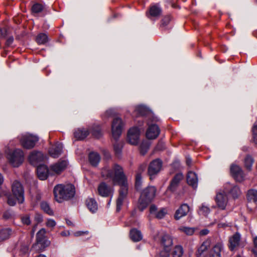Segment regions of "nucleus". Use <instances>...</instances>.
<instances>
[{"label":"nucleus","mask_w":257,"mask_h":257,"mask_svg":"<svg viewBox=\"0 0 257 257\" xmlns=\"http://www.w3.org/2000/svg\"><path fill=\"white\" fill-rule=\"evenodd\" d=\"M130 235L131 239L134 242H138L143 238V235L140 230L133 228L130 230Z\"/></svg>","instance_id":"30"},{"label":"nucleus","mask_w":257,"mask_h":257,"mask_svg":"<svg viewBox=\"0 0 257 257\" xmlns=\"http://www.w3.org/2000/svg\"><path fill=\"white\" fill-rule=\"evenodd\" d=\"M37 172L38 178L42 180H46L48 177L49 169L44 165H39L37 166Z\"/></svg>","instance_id":"24"},{"label":"nucleus","mask_w":257,"mask_h":257,"mask_svg":"<svg viewBox=\"0 0 257 257\" xmlns=\"http://www.w3.org/2000/svg\"><path fill=\"white\" fill-rule=\"evenodd\" d=\"M247 198L248 201V206L252 203L257 205V190L254 189L249 190L247 194Z\"/></svg>","instance_id":"32"},{"label":"nucleus","mask_w":257,"mask_h":257,"mask_svg":"<svg viewBox=\"0 0 257 257\" xmlns=\"http://www.w3.org/2000/svg\"><path fill=\"white\" fill-rule=\"evenodd\" d=\"M92 135L97 138H100L102 136V133L99 125H96L95 127H94L92 130Z\"/></svg>","instance_id":"43"},{"label":"nucleus","mask_w":257,"mask_h":257,"mask_svg":"<svg viewBox=\"0 0 257 257\" xmlns=\"http://www.w3.org/2000/svg\"><path fill=\"white\" fill-rule=\"evenodd\" d=\"M140 131L138 127H133L130 129L127 133V141L133 145H137L139 141Z\"/></svg>","instance_id":"14"},{"label":"nucleus","mask_w":257,"mask_h":257,"mask_svg":"<svg viewBox=\"0 0 257 257\" xmlns=\"http://www.w3.org/2000/svg\"><path fill=\"white\" fill-rule=\"evenodd\" d=\"M12 190L18 203H23L25 200L24 190L22 184L18 181H15L12 185Z\"/></svg>","instance_id":"9"},{"label":"nucleus","mask_w":257,"mask_h":257,"mask_svg":"<svg viewBox=\"0 0 257 257\" xmlns=\"http://www.w3.org/2000/svg\"><path fill=\"white\" fill-rule=\"evenodd\" d=\"M230 173L232 177L239 182L242 181L244 179V174L240 167L236 165H232L230 167Z\"/></svg>","instance_id":"19"},{"label":"nucleus","mask_w":257,"mask_h":257,"mask_svg":"<svg viewBox=\"0 0 257 257\" xmlns=\"http://www.w3.org/2000/svg\"><path fill=\"white\" fill-rule=\"evenodd\" d=\"M21 220L22 223L24 225H29L31 223L30 215L29 214L21 215Z\"/></svg>","instance_id":"44"},{"label":"nucleus","mask_w":257,"mask_h":257,"mask_svg":"<svg viewBox=\"0 0 257 257\" xmlns=\"http://www.w3.org/2000/svg\"><path fill=\"white\" fill-rule=\"evenodd\" d=\"M147 124L148 128L146 132V137L150 140L156 139L160 133L159 126L155 123H151L150 120L148 121Z\"/></svg>","instance_id":"13"},{"label":"nucleus","mask_w":257,"mask_h":257,"mask_svg":"<svg viewBox=\"0 0 257 257\" xmlns=\"http://www.w3.org/2000/svg\"><path fill=\"white\" fill-rule=\"evenodd\" d=\"M70 233L69 231L66 232V231H62L61 232V235L63 236H66L69 235Z\"/></svg>","instance_id":"61"},{"label":"nucleus","mask_w":257,"mask_h":257,"mask_svg":"<svg viewBox=\"0 0 257 257\" xmlns=\"http://www.w3.org/2000/svg\"><path fill=\"white\" fill-rule=\"evenodd\" d=\"M45 233L46 230L44 228H42L37 232V242L32 246L33 249L37 251H42L50 244V241L45 238Z\"/></svg>","instance_id":"6"},{"label":"nucleus","mask_w":257,"mask_h":257,"mask_svg":"<svg viewBox=\"0 0 257 257\" xmlns=\"http://www.w3.org/2000/svg\"><path fill=\"white\" fill-rule=\"evenodd\" d=\"M183 179L182 173H178L176 174L170 182L168 189L172 192L176 191L179 186L180 183Z\"/></svg>","instance_id":"21"},{"label":"nucleus","mask_w":257,"mask_h":257,"mask_svg":"<svg viewBox=\"0 0 257 257\" xmlns=\"http://www.w3.org/2000/svg\"><path fill=\"white\" fill-rule=\"evenodd\" d=\"M161 244L163 249L160 252V256L169 257L173 244L172 237L168 234L163 235L161 238Z\"/></svg>","instance_id":"7"},{"label":"nucleus","mask_w":257,"mask_h":257,"mask_svg":"<svg viewBox=\"0 0 257 257\" xmlns=\"http://www.w3.org/2000/svg\"><path fill=\"white\" fill-rule=\"evenodd\" d=\"M157 208L154 205H152L150 208V212L151 214H155L157 213Z\"/></svg>","instance_id":"53"},{"label":"nucleus","mask_w":257,"mask_h":257,"mask_svg":"<svg viewBox=\"0 0 257 257\" xmlns=\"http://www.w3.org/2000/svg\"><path fill=\"white\" fill-rule=\"evenodd\" d=\"M161 13V9L159 6L154 5L150 8L149 15H148V17L149 18H151V17H158L160 16Z\"/></svg>","instance_id":"34"},{"label":"nucleus","mask_w":257,"mask_h":257,"mask_svg":"<svg viewBox=\"0 0 257 257\" xmlns=\"http://www.w3.org/2000/svg\"><path fill=\"white\" fill-rule=\"evenodd\" d=\"M86 205L89 210L92 213L96 212L98 210L97 203L93 198H88L86 201Z\"/></svg>","instance_id":"28"},{"label":"nucleus","mask_w":257,"mask_h":257,"mask_svg":"<svg viewBox=\"0 0 257 257\" xmlns=\"http://www.w3.org/2000/svg\"><path fill=\"white\" fill-rule=\"evenodd\" d=\"M18 138L21 146L28 150L33 148L39 140L37 135L28 133L21 135Z\"/></svg>","instance_id":"5"},{"label":"nucleus","mask_w":257,"mask_h":257,"mask_svg":"<svg viewBox=\"0 0 257 257\" xmlns=\"http://www.w3.org/2000/svg\"><path fill=\"white\" fill-rule=\"evenodd\" d=\"M224 249L223 245L221 243H217L210 250L209 257H221V252Z\"/></svg>","instance_id":"23"},{"label":"nucleus","mask_w":257,"mask_h":257,"mask_svg":"<svg viewBox=\"0 0 257 257\" xmlns=\"http://www.w3.org/2000/svg\"><path fill=\"white\" fill-rule=\"evenodd\" d=\"M98 191L100 195L102 197L111 196L112 197L113 193V189L108 186L105 182H101L98 187Z\"/></svg>","instance_id":"18"},{"label":"nucleus","mask_w":257,"mask_h":257,"mask_svg":"<svg viewBox=\"0 0 257 257\" xmlns=\"http://www.w3.org/2000/svg\"><path fill=\"white\" fill-rule=\"evenodd\" d=\"M142 179L141 175L140 173L137 174L136 177V188L137 190H139L142 186Z\"/></svg>","instance_id":"45"},{"label":"nucleus","mask_w":257,"mask_h":257,"mask_svg":"<svg viewBox=\"0 0 257 257\" xmlns=\"http://www.w3.org/2000/svg\"><path fill=\"white\" fill-rule=\"evenodd\" d=\"M14 42V38L11 36L8 38L6 42V45L8 46H10Z\"/></svg>","instance_id":"56"},{"label":"nucleus","mask_w":257,"mask_h":257,"mask_svg":"<svg viewBox=\"0 0 257 257\" xmlns=\"http://www.w3.org/2000/svg\"><path fill=\"white\" fill-rule=\"evenodd\" d=\"M156 189L154 186H149L143 190L139 199V208L143 211L154 198Z\"/></svg>","instance_id":"4"},{"label":"nucleus","mask_w":257,"mask_h":257,"mask_svg":"<svg viewBox=\"0 0 257 257\" xmlns=\"http://www.w3.org/2000/svg\"><path fill=\"white\" fill-rule=\"evenodd\" d=\"M192 163V160L190 157H188L186 158V164L188 166H191Z\"/></svg>","instance_id":"60"},{"label":"nucleus","mask_w":257,"mask_h":257,"mask_svg":"<svg viewBox=\"0 0 257 257\" xmlns=\"http://www.w3.org/2000/svg\"><path fill=\"white\" fill-rule=\"evenodd\" d=\"M135 115L137 116H146L147 120L149 121L150 119H152V122H157L159 121V118L154 115V114L148 107L144 105H138L135 107L134 110Z\"/></svg>","instance_id":"8"},{"label":"nucleus","mask_w":257,"mask_h":257,"mask_svg":"<svg viewBox=\"0 0 257 257\" xmlns=\"http://www.w3.org/2000/svg\"><path fill=\"white\" fill-rule=\"evenodd\" d=\"M41 207L44 211L49 215H53V210L50 208L49 204L46 202H43L41 203Z\"/></svg>","instance_id":"41"},{"label":"nucleus","mask_w":257,"mask_h":257,"mask_svg":"<svg viewBox=\"0 0 257 257\" xmlns=\"http://www.w3.org/2000/svg\"><path fill=\"white\" fill-rule=\"evenodd\" d=\"M56 224L55 221L52 219H48L46 222V225L49 227H54Z\"/></svg>","instance_id":"51"},{"label":"nucleus","mask_w":257,"mask_h":257,"mask_svg":"<svg viewBox=\"0 0 257 257\" xmlns=\"http://www.w3.org/2000/svg\"><path fill=\"white\" fill-rule=\"evenodd\" d=\"M115 114V111L113 109L110 108L106 110L104 113L103 117L105 118H108L109 117L113 116Z\"/></svg>","instance_id":"47"},{"label":"nucleus","mask_w":257,"mask_h":257,"mask_svg":"<svg viewBox=\"0 0 257 257\" xmlns=\"http://www.w3.org/2000/svg\"><path fill=\"white\" fill-rule=\"evenodd\" d=\"M89 134V131L85 128H78L74 132V137L78 140L84 139Z\"/></svg>","instance_id":"29"},{"label":"nucleus","mask_w":257,"mask_h":257,"mask_svg":"<svg viewBox=\"0 0 257 257\" xmlns=\"http://www.w3.org/2000/svg\"><path fill=\"white\" fill-rule=\"evenodd\" d=\"M189 211V206L186 204H183L180 206V207L178 210H177L176 212L175 215V217L176 219L179 220L181 217L186 215Z\"/></svg>","instance_id":"27"},{"label":"nucleus","mask_w":257,"mask_h":257,"mask_svg":"<svg viewBox=\"0 0 257 257\" xmlns=\"http://www.w3.org/2000/svg\"><path fill=\"white\" fill-rule=\"evenodd\" d=\"M124 143L123 142H117L113 145V150L115 156L119 159L122 156V150Z\"/></svg>","instance_id":"31"},{"label":"nucleus","mask_w":257,"mask_h":257,"mask_svg":"<svg viewBox=\"0 0 257 257\" xmlns=\"http://www.w3.org/2000/svg\"><path fill=\"white\" fill-rule=\"evenodd\" d=\"M162 167V162L159 159H156L152 161L148 167V173L151 179H153V176L157 175L160 171Z\"/></svg>","instance_id":"12"},{"label":"nucleus","mask_w":257,"mask_h":257,"mask_svg":"<svg viewBox=\"0 0 257 257\" xmlns=\"http://www.w3.org/2000/svg\"><path fill=\"white\" fill-rule=\"evenodd\" d=\"M167 213V211L165 208L161 209L156 214V218L158 219L163 218Z\"/></svg>","instance_id":"48"},{"label":"nucleus","mask_w":257,"mask_h":257,"mask_svg":"<svg viewBox=\"0 0 257 257\" xmlns=\"http://www.w3.org/2000/svg\"><path fill=\"white\" fill-rule=\"evenodd\" d=\"M12 230L10 228L2 229L0 230V241L9 238L12 234Z\"/></svg>","instance_id":"35"},{"label":"nucleus","mask_w":257,"mask_h":257,"mask_svg":"<svg viewBox=\"0 0 257 257\" xmlns=\"http://www.w3.org/2000/svg\"><path fill=\"white\" fill-rule=\"evenodd\" d=\"M89 160L92 166H96L100 162V157L98 153L91 152L89 155Z\"/></svg>","instance_id":"33"},{"label":"nucleus","mask_w":257,"mask_h":257,"mask_svg":"<svg viewBox=\"0 0 257 257\" xmlns=\"http://www.w3.org/2000/svg\"><path fill=\"white\" fill-rule=\"evenodd\" d=\"M254 143L257 144V125H254L252 130Z\"/></svg>","instance_id":"50"},{"label":"nucleus","mask_w":257,"mask_h":257,"mask_svg":"<svg viewBox=\"0 0 257 257\" xmlns=\"http://www.w3.org/2000/svg\"><path fill=\"white\" fill-rule=\"evenodd\" d=\"M123 123L122 119L119 117L113 119L111 124L112 135L114 140L117 141L122 133Z\"/></svg>","instance_id":"11"},{"label":"nucleus","mask_w":257,"mask_h":257,"mask_svg":"<svg viewBox=\"0 0 257 257\" xmlns=\"http://www.w3.org/2000/svg\"><path fill=\"white\" fill-rule=\"evenodd\" d=\"M35 220L38 222H41L43 220V217L40 214H37L35 217Z\"/></svg>","instance_id":"55"},{"label":"nucleus","mask_w":257,"mask_h":257,"mask_svg":"<svg viewBox=\"0 0 257 257\" xmlns=\"http://www.w3.org/2000/svg\"><path fill=\"white\" fill-rule=\"evenodd\" d=\"M37 42L40 44H44L48 41V37L45 33L39 34L36 38Z\"/></svg>","instance_id":"38"},{"label":"nucleus","mask_w":257,"mask_h":257,"mask_svg":"<svg viewBox=\"0 0 257 257\" xmlns=\"http://www.w3.org/2000/svg\"><path fill=\"white\" fill-rule=\"evenodd\" d=\"M0 34L2 37H5L7 35V31L5 30H3L2 29H0Z\"/></svg>","instance_id":"59"},{"label":"nucleus","mask_w":257,"mask_h":257,"mask_svg":"<svg viewBox=\"0 0 257 257\" xmlns=\"http://www.w3.org/2000/svg\"><path fill=\"white\" fill-rule=\"evenodd\" d=\"M210 246V243L208 241H204L199 246L196 253L198 257H201V255L206 251Z\"/></svg>","instance_id":"36"},{"label":"nucleus","mask_w":257,"mask_h":257,"mask_svg":"<svg viewBox=\"0 0 257 257\" xmlns=\"http://www.w3.org/2000/svg\"><path fill=\"white\" fill-rule=\"evenodd\" d=\"M10 216H11V214L9 212H5L4 214V217L6 218V219H8L10 217Z\"/></svg>","instance_id":"62"},{"label":"nucleus","mask_w":257,"mask_h":257,"mask_svg":"<svg viewBox=\"0 0 257 257\" xmlns=\"http://www.w3.org/2000/svg\"><path fill=\"white\" fill-rule=\"evenodd\" d=\"M45 159L44 155L41 152H33L29 156V161L33 166H39Z\"/></svg>","instance_id":"16"},{"label":"nucleus","mask_w":257,"mask_h":257,"mask_svg":"<svg viewBox=\"0 0 257 257\" xmlns=\"http://www.w3.org/2000/svg\"><path fill=\"white\" fill-rule=\"evenodd\" d=\"M254 162V160L250 156H247L244 159L245 166L248 170H250Z\"/></svg>","instance_id":"42"},{"label":"nucleus","mask_w":257,"mask_h":257,"mask_svg":"<svg viewBox=\"0 0 257 257\" xmlns=\"http://www.w3.org/2000/svg\"><path fill=\"white\" fill-rule=\"evenodd\" d=\"M184 251L183 248L181 245H176L173 248L172 252V257H182Z\"/></svg>","instance_id":"37"},{"label":"nucleus","mask_w":257,"mask_h":257,"mask_svg":"<svg viewBox=\"0 0 257 257\" xmlns=\"http://www.w3.org/2000/svg\"><path fill=\"white\" fill-rule=\"evenodd\" d=\"M53 192L56 201L61 203L64 200H68L74 197L75 189L71 184H58L53 189Z\"/></svg>","instance_id":"2"},{"label":"nucleus","mask_w":257,"mask_h":257,"mask_svg":"<svg viewBox=\"0 0 257 257\" xmlns=\"http://www.w3.org/2000/svg\"><path fill=\"white\" fill-rule=\"evenodd\" d=\"M11 146L9 144L5 149L6 157L10 164L13 167H18L24 161V152L20 149H11Z\"/></svg>","instance_id":"3"},{"label":"nucleus","mask_w":257,"mask_h":257,"mask_svg":"<svg viewBox=\"0 0 257 257\" xmlns=\"http://www.w3.org/2000/svg\"><path fill=\"white\" fill-rule=\"evenodd\" d=\"M179 230L187 235H192L194 233L195 228L187 226H181L179 228Z\"/></svg>","instance_id":"40"},{"label":"nucleus","mask_w":257,"mask_h":257,"mask_svg":"<svg viewBox=\"0 0 257 257\" xmlns=\"http://www.w3.org/2000/svg\"><path fill=\"white\" fill-rule=\"evenodd\" d=\"M215 200L217 205L219 208L222 210H224L225 209L228 199L227 197V193L225 192L224 190L222 192L217 193Z\"/></svg>","instance_id":"17"},{"label":"nucleus","mask_w":257,"mask_h":257,"mask_svg":"<svg viewBox=\"0 0 257 257\" xmlns=\"http://www.w3.org/2000/svg\"><path fill=\"white\" fill-rule=\"evenodd\" d=\"M253 243L254 246L257 247V236H256L253 239Z\"/></svg>","instance_id":"64"},{"label":"nucleus","mask_w":257,"mask_h":257,"mask_svg":"<svg viewBox=\"0 0 257 257\" xmlns=\"http://www.w3.org/2000/svg\"><path fill=\"white\" fill-rule=\"evenodd\" d=\"M21 250L23 253H26L29 250V247L27 245L23 246L21 248Z\"/></svg>","instance_id":"58"},{"label":"nucleus","mask_w":257,"mask_h":257,"mask_svg":"<svg viewBox=\"0 0 257 257\" xmlns=\"http://www.w3.org/2000/svg\"><path fill=\"white\" fill-rule=\"evenodd\" d=\"M170 18L169 16L165 17L163 20L161 25L163 27L167 26L170 21Z\"/></svg>","instance_id":"52"},{"label":"nucleus","mask_w":257,"mask_h":257,"mask_svg":"<svg viewBox=\"0 0 257 257\" xmlns=\"http://www.w3.org/2000/svg\"><path fill=\"white\" fill-rule=\"evenodd\" d=\"M43 10V7L41 4L36 3L32 7V11L34 13H39Z\"/></svg>","instance_id":"46"},{"label":"nucleus","mask_w":257,"mask_h":257,"mask_svg":"<svg viewBox=\"0 0 257 257\" xmlns=\"http://www.w3.org/2000/svg\"><path fill=\"white\" fill-rule=\"evenodd\" d=\"M101 175L105 179H110L114 185L119 186L128 184L122 167L117 164H114L111 169L104 167L101 171Z\"/></svg>","instance_id":"1"},{"label":"nucleus","mask_w":257,"mask_h":257,"mask_svg":"<svg viewBox=\"0 0 257 257\" xmlns=\"http://www.w3.org/2000/svg\"><path fill=\"white\" fill-rule=\"evenodd\" d=\"M227 194H230L233 198H236L240 194V191L237 186H232L230 183L225 185L224 189Z\"/></svg>","instance_id":"25"},{"label":"nucleus","mask_w":257,"mask_h":257,"mask_svg":"<svg viewBox=\"0 0 257 257\" xmlns=\"http://www.w3.org/2000/svg\"><path fill=\"white\" fill-rule=\"evenodd\" d=\"M240 239L241 235L237 232L229 237L228 247L230 250L233 251L239 246Z\"/></svg>","instance_id":"22"},{"label":"nucleus","mask_w":257,"mask_h":257,"mask_svg":"<svg viewBox=\"0 0 257 257\" xmlns=\"http://www.w3.org/2000/svg\"><path fill=\"white\" fill-rule=\"evenodd\" d=\"M209 231L207 229H203L200 230V234L201 235H207L209 233Z\"/></svg>","instance_id":"57"},{"label":"nucleus","mask_w":257,"mask_h":257,"mask_svg":"<svg viewBox=\"0 0 257 257\" xmlns=\"http://www.w3.org/2000/svg\"><path fill=\"white\" fill-rule=\"evenodd\" d=\"M68 162L67 160H60L57 163L51 165L50 171L54 174H59L67 167Z\"/></svg>","instance_id":"15"},{"label":"nucleus","mask_w":257,"mask_h":257,"mask_svg":"<svg viewBox=\"0 0 257 257\" xmlns=\"http://www.w3.org/2000/svg\"><path fill=\"white\" fill-rule=\"evenodd\" d=\"M187 182L189 185L195 189L198 186V177L193 171H189L187 176Z\"/></svg>","instance_id":"26"},{"label":"nucleus","mask_w":257,"mask_h":257,"mask_svg":"<svg viewBox=\"0 0 257 257\" xmlns=\"http://www.w3.org/2000/svg\"><path fill=\"white\" fill-rule=\"evenodd\" d=\"M88 233V231H76L74 233V235L75 236H81V235H83L84 234H87Z\"/></svg>","instance_id":"54"},{"label":"nucleus","mask_w":257,"mask_h":257,"mask_svg":"<svg viewBox=\"0 0 257 257\" xmlns=\"http://www.w3.org/2000/svg\"><path fill=\"white\" fill-rule=\"evenodd\" d=\"M16 200H17V199L16 198H14L12 196H9L8 197V203L10 206H13L15 205L16 204Z\"/></svg>","instance_id":"49"},{"label":"nucleus","mask_w":257,"mask_h":257,"mask_svg":"<svg viewBox=\"0 0 257 257\" xmlns=\"http://www.w3.org/2000/svg\"><path fill=\"white\" fill-rule=\"evenodd\" d=\"M210 212V209L208 206L205 203H203L201 204V206L199 207V214L200 215H202L204 216H207Z\"/></svg>","instance_id":"39"},{"label":"nucleus","mask_w":257,"mask_h":257,"mask_svg":"<svg viewBox=\"0 0 257 257\" xmlns=\"http://www.w3.org/2000/svg\"><path fill=\"white\" fill-rule=\"evenodd\" d=\"M66 223L68 225H73V223L72 222V221H71L69 219H66Z\"/></svg>","instance_id":"63"},{"label":"nucleus","mask_w":257,"mask_h":257,"mask_svg":"<svg viewBox=\"0 0 257 257\" xmlns=\"http://www.w3.org/2000/svg\"><path fill=\"white\" fill-rule=\"evenodd\" d=\"M63 146L62 144L57 142L49 149V155L54 158H57L63 153Z\"/></svg>","instance_id":"20"},{"label":"nucleus","mask_w":257,"mask_h":257,"mask_svg":"<svg viewBox=\"0 0 257 257\" xmlns=\"http://www.w3.org/2000/svg\"><path fill=\"white\" fill-rule=\"evenodd\" d=\"M119 195L116 200L117 212H119L120 210L123 203L127 198L128 190V184L119 185Z\"/></svg>","instance_id":"10"}]
</instances>
